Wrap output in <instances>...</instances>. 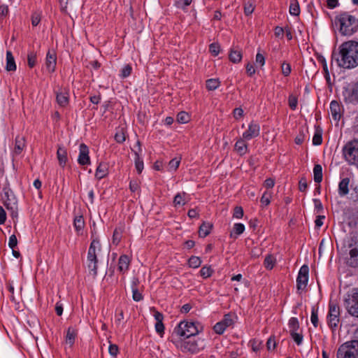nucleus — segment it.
<instances>
[{"label":"nucleus","instance_id":"nucleus-28","mask_svg":"<svg viewBox=\"0 0 358 358\" xmlns=\"http://www.w3.org/2000/svg\"><path fill=\"white\" fill-rule=\"evenodd\" d=\"M314 181L320 183L322 180V167L320 164H315L313 168Z\"/></svg>","mask_w":358,"mask_h":358},{"label":"nucleus","instance_id":"nucleus-9","mask_svg":"<svg viewBox=\"0 0 358 358\" xmlns=\"http://www.w3.org/2000/svg\"><path fill=\"white\" fill-rule=\"evenodd\" d=\"M327 320L331 329L337 327L340 321V308L337 303L332 301L329 302Z\"/></svg>","mask_w":358,"mask_h":358},{"label":"nucleus","instance_id":"nucleus-43","mask_svg":"<svg viewBox=\"0 0 358 358\" xmlns=\"http://www.w3.org/2000/svg\"><path fill=\"white\" fill-rule=\"evenodd\" d=\"M322 143V131L316 130L313 138V144L315 145H320Z\"/></svg>","mask_w":358,"mask_h":358},{"label":"nucleus","instance_id":"nucleus-5","mask_svg":"<svg viewBox=\"0 0 358 358\" xmlns=\"http://www.w3.org/2000/svg\"><path fill=\"white\" fill-rule=\"evenodd\" d=\"M343 155L348 164L358 168V140L347 143L343 148Z\"/></svg>","mask_w":358,"mask_h":358},{"label":"nucleus","instance_id":"nucleus-19","mask_svg":"<svg viewBox=\"0 0 358 358\" xmlns=\"http://www.w3.org/2000/svg\"><path fill=\"white\" fill-rule=\"evenodd\" d=\"M57 103L61 107H66L69 103V93L66 90L57 92L56 94Z\"/></svg>","mask_w":358,"mask_h":358},{"label":"nucleus","instance_id":"nucleus-60","mask_svg":"<svg viewBox=\"0 0 358 358\" xmlns=\"http://www.w3.org/2000/svg\"><path fill=\"white\" fill-rule=\"evenodd\" d=\"M243 210L242 207H241V206L235 207L234 210V217L237 219H240L243 217Z\"/></svg>","mask_w":358,"mask_h":358},{"label":"nucleus","instance_id":"nucleus-52","mask_svg":"<svg viewBox=\"0 0 358 358\" xmlns=\"http://www.w3.org/2000/svg\"><path fill=\"white\" fill-rule=\"evenodd\" d=\"M180 163V159H178L177 158H174V159H171L169 163V170L176 171L178 168Z\"/></svg>","mask_w":358,"mask_h":358},{"label":"nucleus","instance_id":"nucleus-12","mask_svg":"<svg viewBox=\"0 0 358 358\" xmlns=\"http://www.w3.org/2000/svg\"><path fill=\"white\" fill-rule=\"evenodd\" d=\"M309 268L307 265H303L299 271L296 278V288L298 290H304L308 281Z\"/></svg>","mask_w":358,"mask_h":358},{"label":"nucleus","instance_id":"nucleus-37","mask_svg":"<svg viewBox=\"0 0 358 358\" xmlns=\"http://www.w3.org/2000/svg\"><path fill=\"white\" fill-rule=\"evenodd\" d=\"M36 53L34 51L29 52L27 55L28 66L33 68L36 64Z\"/></svg>","mask_w":358,"mask_h":358},{"label":"nucleus","instance_id":"nucleus-45","mask_svg":"<svg viewBox=\"0 0 358 358\" xmlns=\"http://www.w3.org/2000/svg\"><path fill=\"white\" fill-rule=\"evenodd\" d=\"M227 327L222 322V321L216 323L213 327V330L216 334H222L225 331Z\"/></svg>","mask_w":358,"mask_h":358},{"label":"nucleus","instance_id":"nucleus-48","mask_svg":"<svg viewBox=\"0 0 358 358\" xmlns=\"http://www.w3.org/2000/svg\"><path fill=\"white\" fill-rule=\"evenodd\" d=\"M61 10L65 12L69 6H71L74 4L75 0H59Z\"/></svg>","mask_w":358,"mask_h":358},{"label":"nucleus","instance_id":"nucleus-44","mask_svg":"<svg viewBox=\"0 0 358 358\" xmlns=\"http://www.w3.org/2000/svg\"><path fill=\"white\" fill-rule=\"evenodd\" d=\"M213 273V270L210 266H203L200 270V274L204 278L210 277Z\"/></svg>","mask_w":358,"mask_h":358},{"label":"nucleus","instance_id":"nucleus-24","mask_svg":"<svg viewBox=\"0 0 358 358\" xmlns=\"http://www.w3.org/2000/svg\"><path fill=\"white\" fill-rule=\"evenodd\" d=\"M138 280L137 278H134L132 281V298L135 301H140L143 299L142 294L138 289Z\"/></svg>","mask_w":358,"mask_h":358},{"label":"nucleus","instance_id":"nucleus-4","mask_svg":"<svg viewBox=\"0 0 358 358\" xmlns=\"http://www.w3.org/2000/svg\"><path fill=\"white\" fill-rule=\"evenodd\" d=\"M337 358H358V340L343 343L338 349Z\"/></svg>","mask_w":358,"mask_h":358},{"label":"nucleus","instance_id":"nucleus-32","mask_svg":"<svg viewBox=\"0 0 358 358\" xmlns=\"http://www.w3.org/2000/svg\"><path fill=\"white\" fill-rule=\"evenodd\" d=\"M289 333L295 332L299 328V323L296 317H291L288 322Z\"/></svg>","mask_w":358,"mask_h":358},{"label":"nucleus","instance_id":"nucleus-47","mask_svg":"<svg viewBox=\"0 0 358 358\" xmlns=\"http://www.w3.org/2000/svg\"><path fill=\"white\" fill-rule=\"evenodd\" d=\"M271 192H265L261 199L260 201L262 204L265 206H268L271 203Z\"/></svg>","mask_w":358,"mask_h":358},{"label":"nucleus","instance_id":"nucleus-20","mask_svg":"<svg viewBox=\"0 0 358 358\" xmlns=\"http://www.w3.org/2000/svg\"><path fill=\"white\" fill-rule=\"evenodd\" d=\"M245 139L243 137L237 140L235 143L234 149L241 155H243L248 152V144L245 143Z\"/></svg>","mask_w":358,"mask_h":358},{"label":"nucleus","instance_id":"nucleus-2","mask_svg":"<svg viewBox=\"0 0 358 358\" xmlns=\"http://www.w3.org/2000/svg\"><path fill=\"white\" fill-rule=\"evenodd\" d=\"M335 24L338 27L339 32L345 36H350L358 29V20L345 12L336 17Z\"/></svg>","mask_w":358,"mask_h":358},{"label":"nucleus","instance_id":"nucleus-7","mask_svg":"<svg viewBox=\"0 0 358 358\" xmlns=\"http://www.w3.org/2000/svg\"><path fill=\"white\" fill-rule=\"evenodd\" d=\"M345 306L349 314L358 317V289H352L345 299Z\"/></svg>","mask_w":358,"mask_h":358},{"label":"nucleus","instance_id":"nucleus-40","mask_svg":"<svg viewBox=\"0 0 358 358\" xmlns=\"http://www.w3.org/2000/svg\"><path fill=\"white\" fill-rule=\"evenodd\" d=\"M201 264V260L199 257L192 256L188 260V264L192 268H198Z\"/></svg>","mask_w":358,"mask_h":358},{"label":"nucleus","instance_id":"nucleus-1","mask_svg":"<svg viewBox=\"0 0 358 358\" xmlns=\"http://www.w3.org/2000/svg\"><path fill=\"white\" fill-rule=\"evenodd\" d=\"M332 59L338 66L343 69H352L358 66V42L348 41L343 43L338 48V52L332 53Z\"/></svg>","mask_w":358,"mask_h":358},{"label":"nucleus","instance_id":"nucleus-55","mask_svg":"<svg viewBox=\"0 0 358 358\" xmlns=\"http://www.w3.org/2000/svg\"><path fill=\"white\" fill-rule=\"evenodd\" d=\"M7 209L8 210L10 211V216L13 218H17V205H10L7 204Z\"/></svg>","mask_w":358,"mask_h":358},{"label":"nucleus","instance_id":"nucleus-62","mask_svg":"<svg viewBox=\"0 0 358 358\" xmlns=\"http://www.w3.org/2000/svg\"><path fill=\"white\" fill-rule=\"evenodd\" d=\"M267 349L268 350H274L276 347V343L273 337H270L266 342Z\"/></svg>","mask_w":358,"mask_h":358},{"label":"nucleus","instance_id":"nucleus-16","mask_svg":"<svg viewBox=\"0 0 358 358\" xmlns=\"http://www.w3.org/2000/svg\"><path fill=\"white\" fill-rule=\"evenodd\" d=\"M343 106L337 101H332L330 103V112L333 119L338 121L342 116Z\"/></svg>","mask_w":358,"mask_h":358},{"label":"nucleus","instance_id":"nucleus-22","mask_svg":"<svg viewBox=\"0 0 358 358\" xmlns=\"http://www.w3.org/2000/svg\"><path fill=\"white\" fill-rule=\"evenodd\" d=\"M25 147V139L23 136H17L15 141L14 153L20 155Z\"/></svg>","mask_w":358,"mask_h":358},{"label":"nucleus","instance_id":"nucleus-63","mask_svg":"<svg viewBox=\"0 0 358 358\" xmlns=\"http://www.w3.org/2000/svg\"><path fill=\"white\" fill-rule=\"evenodd\" d=\"M17 245V239L15 235L13 234L9 238L8 246L13 249Z\"/></svg>","mask_w":358,"mask_h":358},{"label":"nucleus","instance_id":"nucleus-41","mask_svg":"<svg viewBox=\"0 0 358 358\" xmlns=\"http://www.w3.org/2000/svg\"><path fill=\"white\" fill-rule=\"evenodd\" d=\"M189 120V116L187 113L185 111H181L177 115V121L179 123H187Z\"/></svg>","mask_w":358,"mask_h":358},{"label":"nucleus","instance_id":"nucleus-25","mask_svg":"<svg viewBox=\"0 0 358 358\" xmlns=\"http://www.w3.org/2000/svg\"><path fill=\"white\" fill-rule=\"evenodd\" d=\"M6 69L8 71H14L16 70V64L14 57L10 51L6 52Z\"/></svg>","mask_w":358,"mask_h":358},{"label":"nucleus","instance_id":"nucleus-61","mask_svg":"<svg viewBox=\"0 0 358 358\" xmlns=\"http://www.w3.org/2000/svg\"><path fill=\"white\" fill-rule=\"evenodd\" d=\"M313 203L315 206V209L317 211V213H321L323 210V206L318 199H314Z\"/></svg>","mask_w":358,"mask_h":358},{"label":"nucleus","instance_id":"nucleus-53","mask_svg":"<svg viewBox=\"0 0 358 358\" xmlns=\"http://www.w3.org/2000/svg\"><path fill=\"white\" fill-rule=\"evenodd\" d=\"M282 73L285 76H288L291 73V66L289 63L283 62L281 65Z\"/></svg>","mask_w":358,"mask_h":358},{"label":"nucleus","instance_id":"nucleus-38","mask_svg":"<svg viewBox=\"0 0 358 358\" xmlns=\"http://www.w3.org/2000/svg\"><path fill=\"white\" fill-rule=\"evenodd\" d=\"M135 155H136L135 166H136L138 173L140 174V173H141L142 171L143 170V162L139 157L137 152H135Z\"/></svg>","mask_w":358,"mask_h":358},{"label":"nucleus","instance_id":"nucleus-36","mask_svg":"<svg viewBox=\"0 0 358 358\" xmlns=\"http://www.w3.org/2000/svg\"><path fill=\"white\" fill-rule=\"evenodd\" d=\"M310 320L315 327L318 325V308L313 306L311 310Z\"/></svg>","mask_w":358,"mask_h":358},{"label":"nucleus","instance_id":"nucleus-14","mask_svg":"<svg viewBox=\"0 0 358 358\" xmlns=\"http://www.w3.org/2000/svg\"><path fill=\"white\" fill-rule=\"evenodd\" d=\"M78 162L82 166L90 164L89 148L85 143H81L79 147V155Z\"/></svg>","mask_w":358,"mask_h":358},{"label":"nucleus","instance_id":"nucleus-18","mask_svg":"<svg viewBox=\"0 0 358 358\" xmlns=\"http://www.w3.org/2000/svg\"><path fill=\"white\" fill-rule=\"evenodd\" d=\"M349 184H350V178H343L339 184H338V194L340 196L343 197L348 194L349 193Z\"/></svg>","mask_w":358,"mask_h":358},{"label":"nucleus","instance_id":"nucleus-58","mask_svg":"<svg viewBox=\"0 0 358 358\" xmlns=\"http://www.w3.org/2000/svg\"><path fill=\"white\" fill-rule=\"evenodd\" d=\"M108 352L111 356L116 357L119 352L118 346L115 344H110Z\"/></svg>","mask_w":358,"mask_h":358},{"label":"nucleus","instance_id":"nucleus-27","mask_svg":"<svg viewBox=\"0 0 358 358\" xmlns=\"http://www.w3.org/2000/svg\"><path fill=\"white\" fill-rule=\"evenodd\" d=\"M108 174V166L106 164L100 163L96 170L95 176L97 179L101 180Z\"/></svg>","mask_w":358,"mask_h":358},{"label":"nucleus","instance_id":"nucleus-57","mask_svg":"<svg viewBox=\"0 0 358 358\" xmlns=\"http://www.w3.org/2000/svg\"><path fill=\"white\" fill-rule=\"evenodd\" d=\"M320 62L322 64L323 71H324V76L327 80H329V73L327 68V64L325 59L323 57L319 58Z\"/></svg>","mask_w":358,"mask_h":358},{"label":"nucleus","instance_id":"nucleus-50","mask_svg":"<svg viewBox=\"0 0 358 358\" xmlns=\"http://www.w3.org/2000/svg\"><path fill=\"white\" fill-rule=\"evenodd\" d=\"M350 199L353 202H358V183L352 187V192L350 194Z\"/></svg>","mask_w":358,"mask_h":358},{"label":"nucleus","instance_id":"nucleus-42","mask_svg":"<svg viewBox=\"0 0 358 358\" xmlns=\"http://www.w3.org/2000/svg\"><path fill=\"white\" fill-rule=\"evenodd\" d=\"M122 238V230L115 229L113 231L112 242L115 245H117Z\"/></svg>","mask_w":358,"mask_h":358},{"label":"nucleus","instance_id":"nucleus-29","mask_svg":"<svg viewBox=\"0 0 358 358\" xmlns=\"http://www.w3.org/2000/svg\"><path fill=\"white\" fill-rule=\"evenodd\" d=\"M242 53L240 50L231 49L229 55V60L233 63H239L242 59Z\"/></svg>","mask_w":358,"mask_h":358},{"label":"nucleus","instance_id":"nucleus-35","mask_svg":"<svg viewBox=\"0 0 358 358\" xmlns=\"http://www.w3.org/2000/svg\"><path fill=\"white\" fill-rule=\"evenodd\" d=\"M254 2L249 0L244 3V13L245 15L248 16L251 15L255 9Z\"/></svg>","mask_w":358,"mask_h":358},{"label":"nucleus","instance_id":"nucleus-11","mask_svg":"<svg viewBox=\"0 0 358 358\" xmlns=\"http://www.w3.org/2000/svg\"><path fill=\"white\" fill-rule=\"evenodd\" d=\"M348 247L351 248L349 252L350 258L348 264L351 267L358 266V245H357V237H352Z\"/></svg>","mask_w":358,"mask_h":358},{"label":"nucleus","instance_id":"nucleus-30","mask_svg":"<svg viewBox=\"0 0 358 358\" xmlns=\"http://www.w3.org/2000/svg\"><path fill=\"white\" fill-rule=\"evenodd\" d=\"M185 192L178 193L173 199V205L175 207L178 206H184L186 202L185 201Z\"/></svg>","mask_w":358,"mask_h":358},{"label":"nucleus","instance_id":"nucleus-10","mask_svg":"<svg viewBox=\"0 0 358 358\" xmlns=\"http://www.w3.org/2000/svg\"><path fill=\"white\" fill-rule=\"evenodd\" d=\"M344 101L352 105L358 104V80L351 87L345 88L343 92Z\"/></svg>","mask_w":358,"mask_h":358},{"label":"nucleus","instance_id":"nucleus-15","mask_svg":"<svg viewBox=\"0 0 358 358\" xmlns=\"http://www.w3.org/2000/svg\"><path fill=\"white\" fill-rule=\"evenodd\" d=\"M57 64V56L54 50L48 51L46 55L45 66L48 71L53 73L55 71Z\"/></svg>","mask_w":358,"mask_h":358},{"label":"nucleus","instance_id":"nucleus-54","mask_svg":"<svg viewBox=\"0 0 358 358\" xmlns=\"http://www.w3.org/2000/svg\"><path fill=\"white\" fill-rule=\"evenodd\" d=\"M245 230L244 224L241 223H236L234 226V232L237 235H241Z\"/></svg>","mask_w":358,"mask_h":358},{"label":"nucleus","instance_id":"nucleus-64","mask_svg":"<svg viewBox=\"0 0 358 358\" xmlns=\"http://www.w3.org/2000/svg\"><path fill=\"white\" fill-rule=\"evenodd\" d=\"M308 185L305 178H302L299 182V189L301 192H305L307 189Z\"/></svg>","mask_w":358,"mask_h":358},{"label":"nucleus","instance_id":"nucleus-51","mask_svg":"<svg viewBox=\"0 0 358 358\" xmlns=\"http://www.w3.org/2000/svg\"><path fill=\"white\" fill-rule=\"evenodd\" d=\"M41 13H37V12L33 13L31 15V24L34 27L37 26L39 24V22H41Z\"/></svg>","mask_w":358,"mask_h":358},{"label":"nucleus","instance_id":"nucleus-39","mask_svg":"<svg viewBox=\"0 0 358 358\" xmlns=\"http://www.w3.org/2000/svg\"><path fill=\"white\" fill-rule=\"evenodd\" d=\"M275 258L272 255H268L266 257L264 265L267 269L271 270L275 264Z\"/></svg>","mask_w":358,"mask_h":358},{"label":"nucleus","instance_id":"nucleus-21","mask_svg":"<svg viewBox=\"0 0 358 358\" xmlns=\"http://www.w3.org/2000/svg\"><path fill=\"white\" fill-rule=\"evenodd\" d=\"M129 263L130 259L127 255H121L118 260V270L124 273L129 268Z\"/></svg>","mask_w":358,"mask_h":358},{"label":"nucleus","instance_id":"nucleus-59","mask_svg":"<svg viewBox=\"0 0 358 358\" xmlns=\"http://www.w3.org/2000/svg\"><path fill=\"white\" fill-rule=\"evenodd\" d=\"M222 322L227 327H230L233 324L234 320L231 315L227 314L224 315V319L222 320Z\"/></svg>","mask_w":358,"mask_h":358},{"label":"nucleus","instance_id":"nucleus-26","mask_svg":"<svg viewBox=\"0 0 358 358\" xmlns=\"http://www.w3.org/2000/svg\"><path fill=\"white\" fill-rule=\"evenodd\" d=\"M77 336V331L74 329L69 327L66 331V336L65 342L69 345L70 347L73 346L75 342L76 337Z\"/></svg>","mask_w":358,"mask_h":358},{"label":"nucleus","instance_id":"nucleus-23","mask_svg":"<svg viewBox=\"0 0 358 358\" xmlns=\"http://www.w3.org/2000/svg\"><path fill=\"white\" fill-rule=\"evenodd\" d=\"M213 225L210 222H203L199 227V234L200 237L205 238L210 234Z\"/></svg>","mask_w":358,"mask_h":358},{"label":"nucleus","instance_id":"nucleus-46","mask_svg":"<svg viewBox=\"0 0 358 358\" xmlns=\"http://www.w3.org/2000/svg\"><path fill=\"white\" fill-rule=\"evenodd\" d=\"M220 50V46L217 43H213L209 45V51L213 56H217Z\"/></svg>","mask_w":358,"mask_h":358},{"label":"nucleus","instance_id":"nucleus-3","mask_svg":"<svg viewBox=\"0 0 358 358\" xmlns=\"http://www.w3.org/2000/svg\"><path fill=\"white\" fill-rule=\"evenodd\" d=\"M177 347L183 352L196 354L204 348V345L203 341L198 340L195 337L187 336L178 341Z\"/></svg>","mask_w":358,"mask_h":358},{"label":"nucleus","instance_id":"nucleus-33","mask_svg":"<svg viewBox=\"0 0 358 358\" xmlns=\"http://www.w3.org/2000/svg\"><path fill=\"white\" fill-rule=\"evenodd\" d=\"M289 13L292 15L298 16L300 13V8L299 3L296 0H293V2L289 6Z\"/></svg>","mask_w":358,"mask_h":358},{"label":"nucleus","instance_id":"nucleus-34","mask_svg":"<svg viewBox=\"0 0 358 358\" xmlns=\"http://www.w3.org/2000/svg\"><path fill=\"white\" fill-rule=\"evenodd\" d=\"M73 225L77 231H80L85 225V222L83 216H77L74 219Z\"/></svg>","mask_w":358,"mask_h":358},{"label":"nucleus","instance_id":"nucleus-6","mask_svg":"<svg viewBox=\"0 0 358 358\" xmlns=\"http://www.w3.org/2000/svg\"><path fill=\"white\" fill-rule=\"evenodd\" d=\"M101 245L99 241L94 239L89 248L87 252V268L94 277L97 275V257L96 254V249L100 250Z\"/></svg>","mask_w":358,"mask_h":358},{"label":"nucleus","instance_id":"nucleus-8","mask_svg":"<svg viewBox=\"0 0 358 358\" xmlns=\"http://www.w3.org/2000/svg\"><path fill=\"white\" fill-rule=\"evenodd\" d=\"M175 333L179 336L194 337L199 333V330L194 322H181L175 329Z\"/></svg>","mask_w":358,"mask_h":358},{"label":"nucleus","instance_id":"nucleus-56","mask_svg":"<svg viewBox=\"0 0 358 358\" xmlns=\"http://www.w3.org/2000/svg\"><path fill=\"white\" fill-rule=\"evenodd\" d=\"M132 68L129 64L126 65L122 70L121 76L122 78H127L131 73Z\"/></svg>","mask_w":358,"mask_h":358},{"label":"nucleus","instance_id":"nucleus-49","mask_svg":"<svg viewBox=\"0 0 358 358\" xmlns=\"http://www.w3.org/2000/svg\"><path fill=\"white\" fill-rule=\"evenodd\" d=\"M292 338L294 339L295 343L300 345L303 341V335L301 334H298L296 331L289 333Z\"/></svg>","mask_w":358,"mask_h":358},{"label":"nucleus","instance_id":"nucleus-31","mask_svg":"<svg viewBox=\"0 0 358 358\" xmlns=\"http://www.w3.org/2000/svg\"><path fill=\"white\" fill-rule=\"evenodd\" d=\"M206 88L208 90H216L220 85V81L219 79H208L206 80Z\"/></svg>","mask_w":358,"mask_h":358},{"label":"nucleus","instance_id":"nucleus-13","mask_svg":"<svg viewBox=\"0 0 358 358\" xmlns=\"http://www.w3.org/2000/svg\"><path fill=\"white\" fill-rule=\"evenodd\" d=\"M259 124L254 121H252L248 126V130L243 133V137L246 141H249L259 136Z\"/></svg>","mask_w":358,"mask_h":358},{"label":"nucleus","instance_id":"nucleus-17","mask_svg":"<svg viewBox=\"0 0 358 358\" xmlns=\"http://www.w3.org/2000/svg\"><path fill=\"white\" fill-rule=\"evenodd\" d=\"M57 157L59 164L62 167H64L68 162L67 150L62 146H59L57 151Z\"/></svg>","mask_w":358,"mask_h":358}]
</instances>
